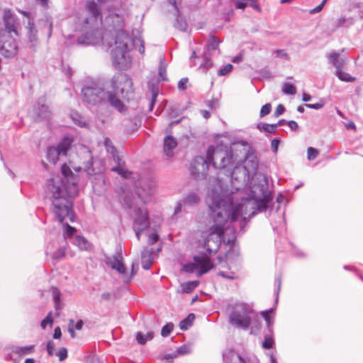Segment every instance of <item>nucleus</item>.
I'll list each match as a JSON object with an SVG mask.
<instances>
[{
    "label": "nucleus",
    "mask_w": 363,
    "mask_h": 363,
    "mask_svg": "<svg viewBox=\"0 0 363 363\" xmlns=\"http://www.w3.org/2000/svg\"><path fill=\"white\" fill-rule=\"evenodd\" d=\"M284 111H285L284 106L282 104H279L277 106L276 110L274 111V116L277 117V116L281 115L284 112Z\"/></svg>",
    "instance_id": "55"
},
{
    "label": "nucleus",
    "mask_w": 363,
    "mask_h": 363,
    "mask_svg": "<svg viewBox=\"0 0 363 363\" xmlns=\"http://www.w3.org/2000/svg\"><path fill=\"white\" fill-rule=\"evenodd\" d=\"M153 193V187H149L147 190L143 188L138 189L137 197H133L131 199L126 198L125 200V203L129 208V213L133 220V230L138 240L140 239V233L147 228L150 225L145 203Z\"/></svg>",
    "instance_id": "5"
},
{
    "label": "nucleus",
    "mask_w": 363,
    "mask_h": 363,
    "mask_svg": "<svg viewBox=\"0 0 363 363\" xmlns=\"http://www.w3.org/2000/svg\"><path fill=\"white\" fill-rule=\"evenodd\" d=\"M306 106L310 108L318 110L323 108V103H316V104H306Z\"/></svg>",
    "instance_id": "56"
},
{
    "label": "nucleus",
    "mask_w": 363,
    "mask_h": 363,
    "mask_svg": "<svg viewBox=\"0 0 363 363\" xmlns=\"http://www.w3.org/2000/svg\"><path fill=\"white\" fill-rule=\"evenodd\" d=\"M33 350H34V345L25 346V347L12 346L11 347V352L19 355V356H23L26 354H31V353H33Z\"/></svg>",
    "instance_id": "25"
},
{
    "label": "nucleus",
    "mask_w": 363,
    "mask_h": 363,
    "mask_svg": "<svg viewBox=\"0 0 363 363\" xmlns=\"http://www.w3.org/2000/svg\"><path fill=\"white\" fill-rule=\"evenodd\" d=\"M52 322H53V320H52V313H49L48 314V315L45 317V318L42 320L40 325L43 329H45L46 328L47 325H48V324L51 326L52 324Z\"/></svg>",
    "instance_id": "43"
},
{
    "label": "nucleus",
    "mask_w": 363,
    "mask_h": 363,
    "mask_svg": "<svg viewBox=\"0 0 363 363\" xmlns=\"http://www.w3.org/2000/svg\"><path fill=\"white\" fill-rule=\"evenodd\" d=\"M85 154L86 155L88 160L84 164L83 167L74 168L75 171L79 172L82 169H84V170L87 173L89 176L92 174H97L98 172H96L94 168H92V156L91 155V152L89 150H86Z\"/></svg>",
    "instance_id": "24"
},
{
    "label": "nucleus",
    "mask_w": 363,
    "mask_h": 363,
    "mask_svg": "<svg viewBox=\"0 0 363 363\" xmlns=\"http://www.w3.org/2000/svg\"><path fill=\"white\" fill-rule=\"evenodd\" d=\"M219 43L220 41H218L214 35L211 36V38L206 46V51L203 56L202 60L203 62L200 64L199 69L206 72L212 67L213 63L210 57L213 55L220 53L218 48Z\"/></svg>",
    "instance_id": "14"
},
{
    "label": "nucleus",
    "mask_w": 363,
    "mask_h": 363,
    "mask_svg": "<svg viewBox=\"0 0 363 363\" xmlns=\"http://www.w3.org/2000/svg\"><path fill=\"white\" fill-rule=\"evenodd\" d=\"M84 100L89 104L100 106L108 102L121 113L125 111V106L121 99L111 91H105L99 84H91L82 89Z\"/></svg>",
    "instance_id": "6"
},
{
    "label": "nucleus",
    "mask_w": 363,
    "mask_h": 363,
    "mask_svg": "<svg viewBox=\"0 0 363 363\" xmlns=\"http://www.w3.org/2000/svg\"><path fill=\"white\" fill-rule=\"evenodd\" d=\"M62 333L60 327H57L55 328L53 337L55 339H58L61 337Z\"/></svg>",
    "instance_id": "62"
},
{
    "label": "nucleus",
    "mask_w": 363,
    "mask_h": 363,
    "mask_svg": "<svg viewBox=\"0 0 363 363\" xmlns=\"http://www.w3.org/2000/svg\"><path fill=\"white\" fill-rule=\"evenodd\" d=\"M169 2L171 5L174 7L175 11L177 13H179V8L178 5H179L182 2V0H169Z\"/></svg>",
    "instance_id": "58"
},
{
    "label": "nucleus",
    "mask_w": 363,
    "mask_h": 363,
    "mask_svg": "<svg viewBox=\"0 0 363 363\" xmlns=\"http://www.w3.org/2000/svg\"><path fill=\"white\" fill-rule=\"evenodd\" d=\"M72 139L65 137L57 145L50 146L47 150V159L55 164L62 157L67 155L72 145Z\"/></svg>",
    "instance_id": "10"
},
{
    "label": "nucleus",
    "mask_w": 363,
    "mask_h": 363,
    "mask_svg": "<svg viewBox=\"0 0 363 363\" xmlns=\"http://www.w3.org/2000/svg\"><path fill=\"white\" fill-rule=\"evenodd\" d=\"M327 1L328 0H323V1L321 2L320 4H319L314 9L310 10L309 13L313 15V14H315V13H319L320 11H321Z\"/></svg>",
    "instance_id": "48"
},
{
    "label": "nucleus",
    "mask_w": 363,
    "mask_h": 363,
    "mask_svg": "<svg viewBox=\"0 0 363 363\" xmlns=\"http://www.w3.org/2000/svg\"><path fill=\"white\" fill-rule=\"evenodd\" d=\"M274 54L277 57L284 58L289 60V55L284 50H276Z\"/></svg>",
    "instance_id": "51"
},
{
    "label": "nucleus",
    "mask_w": 363,
    "mask_h": 363,
    "mask_svg": "<svg viewBox=\"0 0 363 363\" xmlns=\"http://www.w3.org/2000/svg\"><path fill=\"white\" fill-rule=\"evenodd\" d=\"M223 360L225 363H247L244 358L233 350H227L223 353Z\"/></svg>",
    "instance_id": "20"
},
{
    "label": "nucleus",
    "mask_w": 363,
    "mask_h": 363,
    "mask_svg": "<svg viewBox=\"0 0 363 363\" xmlns=\"http://www.w3.org/2000/svg\"><path fill=\"white\" fill-rule=\"evenodd\" d=\"M158 239H159V236L156 233H151L149 235V240H148L149 244L153 245L158 240Z\"/></svg>",
    "instance_id": "54"
},
{
    "label": "nucleus",
    "mask_w": 363,
    "mask_h": 363,
    "mask_svg": "<svg viewBox=\"0 0 363 363\" xmlns=\"http://www.w3.org/2000/svg\"><path fill=\"white\" fill-rule=\"evenodd\" d=\"M271 109H272L271 104H266L261 108L260 113H259L260 116L264 117V116L268 115L270 113Z\"/></svg>",
    "instance_id": "45"
},
{
    "label": "nucleus",
    "mask_w": 363,
    "mask_h": 363,
    "mask_svg": "<svg viewBox=\"0 0 363 363\" xmlns=\"http://www.w3.org/2000/svg\"><path fill=\"white\" fill-rule=\"evenodd\" d=\"M253 310L246 303H236L230 314V322L237 327L247 328L251 323Z\"/></svg>",
    "instance_id": "7"
},
{
    "label": "nucleus",
    "mask_w": 363,
    "mask_h": 363,
    "mask_svg": "<svg viewBox=\"0 0 363 363\" xmlns=\"http://www.w3.org/2000/svg\"><path fill=\"white\" fill-rule=\"evenodd\" d=\"M71 118L74 122V123L80 127H83L85 125L86 122L84 118L77 113H74L71 115Z\"/></svg>",
    "instance_id": "37"
},
{
    "label": "nucleus",
    "mask_w": 363,
    "mask_h": 363,
    "mask_svg": "<svg viewBox=\"0 0 363 363\" xmlns=\"http://www.w3.org/2000/svg\"><path fill=\"white\" fill-rule=\"evenodd\" d=\"M55 354L59 357L60 361H63L67 357V350L65 347H62Z\"/></svg>",
    "instance_id": "47"
},
{
    "label": "nucleus",
    "mask_w": 363,
    "mask_h": 363,
    "mask_svg": "<svg viewBox=\"0 0 363 363\" xmlns=\"http://www.w3.org/2000/svg\"><path fill=\"white\" fill-rule=\"evenodd\" d=\"M4 22L5 29L1 31H8L9 33H13L18 35V32L16 28L15 18L10 10H5L4 14Z\"/></svg>",
    "instance_id": "17"
},
{
    "label": "nucleus",
    "mask_w": 363,
    "mask_h": 363,
    "mask_svg": "<svg viewBox=\"0 0 363 363\" xmlns=\"http://www.w3.org/2000/svg\"><path fill=\"white\" fill-rule=\"evenodd\" d=\"M190 352H191V347L189 345H182L181 347H179L177 350V353L175 354H174L173 356L166 355L164 357V359H167V360L170 361L174 357H177L178 355H184V354H189Z\"/></svg>",
    "instance_id": "30"
},
{
    "label": "nucleus",
    "mask_w": 363,
    "mask_h": 363,
    "mask_svg": "<svg viewBox=\"0 0 363 363\" xmlns=\"http://www.w3.org/2000/svg\"><path fill=\"white\" fill-rule=\"evenodd\" d=\"M287 124L292 130H296L298 128V123L294 121H289Z\"/></svg>",
    "instance_id": "61"
},
{
    "label": "nucleus",
    "mask_w": 363,
    "mask_h": 363,
    "mask_svg": "<svg viewBox=\"0 0 363 363\" xmlns=\"http://www.w3.org/2000/svg\"><path fill=\"white\" fill-rule=\"evenodd\" d=\"M174 328V325L172 323H167L164 326L162 327L161 335L163 337H167L169 335L171 332L172 331Z\"/></svg>",
    "instance_id": "39"
},
{
    "label": "nucleus",
    "mask_w": 363,
    "mask_h": 363,
    "mask_svg": "<svg viewBox=\"0 0 363 363\" xmlns=\"http://www.w3.org/2000/svg\"><path fill=\"white\" fill-rule=\"evenodd\" d=\"M233 69V65L228 64L218 71V75L224 76L230 73Z\"/></svg>",
    "instance_id": "42"
},
{
    "label": "nucleus",
    "mask_w": 363,
    "mask_h": 363,
    "mask_svg": "<svg viewBox=\"0 0 363 363\" xmlns=\"http://www.w3.org/2000/svg\"><path fill=\"white\" fill-rule=\"evenodd\" d=\"M18 52V45L13 35L8 31H0V54L4 57H13Z\"/></svg>",
    "instance_id": "12"
},
{
    "label": "nucleus",
    "mask_w": 363,
    "mask_h": 363,
    "mask_svg": "<svg viewBox=\"0 0 363 363\" xmlns=\"http://www.w3.org/2000/svg\"><path fill=\"white\" fill-rule=\"evenodd\" d=\"M257 128L261 131L269 133H274L276 130V125L274 124L260 123L257 125Z\"/></svg>",
    "instance_id": "35"
},
{
    "label": "nucleus",
    "mask_w": 363,
    "mask_h": 363,
    "mask_svg": "<svg viewBox=\"0 0 363 363\" xmlns=\"http://www.w3.org/2000/svg\"><path fill=\"white\" fill-rule=\"evenodd\" d=\"M46 349L49 356L55 354V345L53 341L50 340L48 342Z\"/></svg>",
    "instance_id": "44"
},
{
    "label": "nucleus",
    "mask_w": 363,
    "mask_h": 363,
    "mask_svg": "<svg viewBox=\"0 0 363 363\" xmlns=\"http://www.w3.org/2000/svg\"><path fill=\"white\" fill-rule=\"evenodd\" d=\"M78 179L72 173L69 167L63 164L61 167V174L52 176L48 182L47 194L52 202V211L59 222L65 227V237H71L75 232V228L70 226L67 220H74L73 203L79 191Z\"/></svg>",
    "instance_id": "2"
},
{
    "label": "nucleus",
    "mask_w": 363,
    "mask_h": 363,
    "mask_svg": "<svg viewBox=\"0 0 363 363\" xmlns=\"http://www.w3.org/2000/svg\"><path fill=\"white\" fill-rule=\"evenodd\" d=\"M335 75L338 79L342 82H352L355 80V78L350 75L348 73L344 72L342 69L335 70Z\"/></svg>",
    "instance_id": "32"
},
{
    "label": "nucleus",
    "mask_w": 363,
    "mask_h": 363,
    "mask_svg": "<svg viewBox=\"0 0 363 363\" xmlns=\"http://www.w3.org/2000/svg\"><path fill=\"white\" fill-rule=\"evenodd\" d=\"M318 155V151L313 147H308L307 150V158L308 160H315Z\"/></svg>",
    "instance_id": "41"
},
{
    "label": "nucleus",
    "mask_w": 363,
    "mask_h": 363,
    "mask_svg": "<svg viewBox=\"0 0 363 363\" xmlns=\"http://www.w3.org/2000/svg\"><path fill=\"white\" fill-rule=\"evenodd\" d=\"M258 161L253 154L246 155L242 165L236 166L231 173L229 189L220 178H211L207 186L206 203L213 223L201 233L203 247L209 255L219 249L225 241L224 234L240 218L252 216L267 209L269 192L266 182L256 184Z\"/></svg>",
    "instance_id": "1"
},
{
    "label": "nucleus",
    "mask_w": 363,
    "mask_h": 363,
    "mask_svg": "<svg viewBox=\"0 0 363 363\" xmlns=\"http://www.w3.org/2000/svg\"><path fill=\"white\" fill-rule=\"evenodd\" d=\"M249 0H238L235 1V7L240 9H244L248 6Z\"/></svg>",
    "instance_id": "50"
},
{
    "label": "nucleus",
    "mask_w": 363,
    "mask_h": 363,
    "mask_svg": "<svg viewBox=\"0 0 363 363\" xmlns=\"http://www.w3.org/2000/svg\"><path fill=\"white\" fill-rule=\"evenodd\" d=\"M52 296L56 305V308H58L60 298V291L57 288L52 289Z\"/></svg>",
    "instance_id": "46"
},
{
    "label": "nucleus",
    "mask_w": 363,
    "mask_h": 363,
    "mask_svg": "<svg viewBox=\"0 0 363 363\" xmlns=\"http://www.w3.org/2000/svg\"><path fill=\"white\" fill-rule=\"evenodd\" d=\"M138 41L140 42V47H139V49H138V51L140 54L143 55L145 53V43H144V41L143 40H138Z\"/></svg>",
    "instance_id": "64"
},
{
    "label": "nucleus",
    "mask_w": 363,
    "mask_h": 363,
    "mask_svg": "<svg viewBox=\"0 0 363 363\" xmlns=\"http://www.w3.org/2000/svg\"><path fill=\"white\" fill-rule=\"evenodd\" d=\"M104 143V146L106 148L107 152H111V153L114 152L115 148H114L113 145H112L111 141L108 138H105Z\"/></svg>",
    "instance_id": "49"
},
{
    "label": "nucleus",
    "mask_w": 363,
    "mask_h": 363,
    "mask_svg": "<svg viewBox=\"0 0 363 363\" xmlns=\"http://www.w3.org/2000/svg\"><path fill=\"white\" fill-rule=\"evenodd\" d=\"M152 249L145 248L142 252V266L144 269H149L153 262Z\"/></svg>",
    "instance_id": "22"
},
{
    "label": "nucleus",
    "mask_w": 363,
    "mask_h": 363,
    "mask_svg": "<svg viewBox=\"0 0 363 363\" xmlns=\"http://www.w3.org/2000/svg\"><path fill=\"white\" fill-rule=\"evenodd\" d=\"M231 162L232 157L226 149L210 146L207 150L206 159L203 157H196L192 160L190 172L194 179L202 180L207 176L210 163H213L218 168L225 169Z\"/></svg>",
    "instance_id": "4"
},
{
    "label": "nucleus",
    "mask_w": 363,
    "mask_h": 363,
    "mask_svg": "<svg viewBox=\"0 0 363 363\" xmlns=\"http://www.w3.org/2000/svg\"><path fill=\"white\" fill-rule=\"evenodd\" d=\"M282 91L284 94L294 95L296 93V88L294 85L289 83H284Z\"/></svg>",
    "instance_id": "34"
},
{
    "label": "nucleus",
    "mask_w": 363,
    "mask_h": 363,
    "mask_svg": "<svg viewBox=\"0 0 363 363\" xmlns=\"http://www.w3.org/2000/svg\"><path fill=\"white\" fill-rule=\"evenodd\" d=\"M188 83L187 78H182L178 83V89L180 90H184L186 88V84Z\"/></svg>",
    "instance_id": "53"
},
{
    "label": "nucleus",
    "mask_w": 363,
    "mask_h": 363,
    "mask_svg": "<svg viewBox=\"0 0 363 363\" xmlns=\"http://www.w3.org/2000/svg\"><path fill=\"white\" fill-rule=\"evenodd\" d=\"M107 263L112 269L116 270L122 275L123 282L128 283L131 281V277H128L125 267L123 262V257L121 255L108 258Z\"/></svg>",
    "instance_id": "15"
},
{
    "label": "nucleus",
    "mask_w": 363,
    "mask_h": 363,
    "mask_svg": "<svg viewBox=\"0 0 363 363\" xmlns=\"http://www.w3.org/2000/svg\"><path fill=\"white\" fill-rule=\"evenodd\" d=\"M86 9L95 18L100 16L99 9L94 1H88L86 3Z\"/></svg>",
    "instance_id": "27"
},
{
    "label": "nucleus",
    "mask_w": 363,
    "mask_h": 363,
    "mask_svg": "<svg viewBox=\"0 0 363 363\" xmlns=\"http://www.w3.org/2000/svg\"><path fill=\"white\" fill-rule=\"evenodd\" d=\"M194 263L184 264L183 270L186 272L192 273L195 272L196 269H199L198 276H201L213 268V264L208 255H200L194 256Z\"/></svg>",
    "instance_id": "13"
},
{
    "label": "nucleus",
    "mask_w": 363,
    "mask_h": 363,
    "mask_svg": "<svg viewBox=\"0 0 363 363\" xmlns=\"http://www.w3.org/2000/svg\"><path fill=\"white\" fill-rule=\"evenodd\" d=\"M279 140H277V139H274L272 140V143H271V146H272V149L273 150V151L274 152H276L278 150V147H279Z\"/></svg>",
    "instance_id": "60"
},
{
    "label": "nucleus",
    "mask_w": 363,
    "mask_h": 363,
    "mask_svg": "<svg viewBox=\"0 0 363 363\" xmlns=\"http://www.w3.org/2000/svg\"><path fill=\"white\" fill-rule=\"evenodd\" d=\"M200 202L201 197L197 192H189L176 203L173 211V217L178 218L183 213H187L189 208L199 206Z\"/></svg>",
    "instance_id": "9"
},
{
    "label": "nucleus",
    "mask_w": 363,
    "mask_h": 363,
    "mask_svg": "<svg viewBox=\"0 0 363 363\" xmlns=\"http://www.w3.org/2000/svg\"><path fill=\"white\" fill-rule=\"evenodd\" d=\"M248 6L257 10V11H261L260 6L257 4L256 0H249Z\"/></svg>",
    "instance_id": "57"
},
{
    "label": "nucleus",
    "mask_w": 363,
    "mask_h": 363,
    "mask_svg": "<svg viewBox=\"0 0 363 363\" xmlns=\"http://www.w3.org/2000/svg\"><path fill=\"white\" fill-rule=\"evenodd\" d=\"M177 142L175 138L171 135L167 136L164 139V152L167 157L173 155V150L177 147Z\"/></svg>",
    "instance_id": "23"
},
{
    "label": "nucleus",
    "mask_w": 363,
    "mask_h": 363,
    "mask_svg": "<svg viewBox=\"0 0 363 363\" xmlns=\"http://www.w3.org/2000/svg\"><path fill=\"white\" fill-rule=\"evenodd\" d=\"M269 313L270 311H264L262 313L268 326H269L271 324Z\"/></svg>",
    "instance_id": "59"
},
{
    "label": "nucleus",
    "mask_w": 363,
    "mask_h": 363,
    "mask_svg": "<svg viewBox=\"0 0 363 363\" xmlns=\"http://www.w3.org/2000/svg\"><path fill=\"white\" fill-rule=\"evenodd\" d=\"M112 157L113 162L116 164V166L111 168V171L118 173L123 178H128L131 174L130 172L128 171L125 167V162L115 152L112 153Z\"/></svg>",
    "instance_id": "16"
},
{
    "label": "nucleus",
    "mask_w": 363,
    "mask_h": 363,
    "mask_svg": "<svg viewBox=\"0 0 363 363\" xmlns=\"http://www.w3.org/2000/svg\"><path fill=\"white\" fill-rule=\"evenodd\" d=\"M218 274L219 276L222 277L223 278L227 279L229 280L235 279L237 277L235 273L233 271L225 272L223 270H220V271H219Z\"/></svg>",
    "instance_id": "36"
},
{
    "label": "nucleus",
    "mask_w": 363,
    "mask_h": 363,
    "mask_svg": "<svg viewBox=\"0 0 363 363\" xmlns=\"http://www.w3.org/2000/svg\"><path fill=\"white\" fill-rule=\"evenodd\" d=\"M77 43L86 46L96 45L102 43L111 48V50L112 47L110 45H113L111 40H108L107 35H102L101 31L99 30H91V32H87L82 35L78 38Z\"/></svg>",
    "instance_id": "11"
},
{
    "label": "nucleus",
    "mask_w": 363,
    "mask_h": 363,
    "mask_svg": "<svg viewBox=\"0 0 363 363\" xmlns=\"http://www.w3.org/2000/svg\"><path fill=\"white\" fill-rule=\"evenodd\" d=\"M154 337V333L152 331L147 332L145 335H144L141 332H138L136 334V340L138 342L140 345H144L147 341L151 340Z\"/></svg>",
    "instance_id": "28"
},
{
    "label": "nucleus",
    "mask_w": 363,
    "mask_h": 363,
    "mask_svg": "<svg viewBox=\"0 0 363 363\" xmlns=\"http://www.w3.org/2000/svg\"><path fill=\"white\" fill-rule=\"evenodd\" d=\"M194 318V315L193 313H190L186 318L182 320L179 323V327L181 330H187L192 325Z\"/></svg>",
    "instance_id": "33"
},
{
    "label": "nucleus",
    "mask_w": 363,
    "mask_h": 363,
    "mask_svg": "<svg viewBox=\"0 0 363 363\" xmlns=\"http://www.w3.org/2000/svg\"><path fill=\"white\" fill-rule=\"evenodd\" d=\"M157 96V93L154 91L152 95V99H151V102H150V110H152L153 108Z\"/></svg>",
    "instance_id": "63"
},
{
    "label": "nucleus",
    "mask_w": 363,
    "mask_h": 363,
    "mask_svg": "<svg viewBox=\"0 0 363 363\" xmlns=\"http://www.w3.org/2000/svg\"><path fill=\"white\" fill-rule=\"evenodd\" d=\"M112 88L111 92L115 95L120 93L123 97L130 98L133 94V82L127 74L124 73H118L113 76L111 81Z\"/></svg>",
    "instance_id": "8"
},
{
    "label": "nucleus",
    "mask_w": 363,
    "mask_h": 363,
    "mask_svg": "<svg viewBox=\"0 0 363 363\" xmlns=\"http://www.w3.org/2000/svg\"><path fill=\"white\" fill-rule=\"evenodd\" d=\"M65 255V247H60L52 255V258L55 260H60Z\"/></svg>",
    "instance_id": "40"
},
{
    "label": "nucleus",
    "mask_w": 363,
    "mask_h": 363,
    "mask_svg": "<svg viewBox=\"0 0 363 363\" xmlns=\"http://www.w3.org/2000/svg\"><path fill=\"white\" fill-rule=\"evenodd\" d=\"M199 284L198 281H191L182 284L181 287L183 292L189 294L193 291Z\"/></svg>",
    "instance_id": "31"
},
{
    "label": "nucleus",
    "mask_w": 363,
    "mask_h": 363,
    "mask_svg": "<svg viewBox=\"0 0 363 363\" xmlns=\"http://www.w3.org/2000/svg\"><path fill=\"white\" fill-rule=\"evenodd\" d=\"M174 26L177 29L182 30V31H186V23L179 16L176 20V23L174 24Z\"/></svg>",
    "instance_id": "38"
},
{
    "label": "nucleus",
    "mask_w": 363,
    "mask_h": 363,
    "mask_svg": "<svg viewBox=\"0 0 363 363\" xmlns=\"http://www.w3.org/2000/svg\"><path fill=\"white\" fill-rule=\"evenodd\" d=\"M74 244L81 250H89L91 248V245L87 240L80 235L75 237Z\"/></svg>",
    "instance_id": "26"
},
{
    "label": "nucleus",
    "mask_w": 363,
    "mask_h": 363,
    "mask_svg": "<svg viewBox=\"0 0 363 363\" xmlns=\"http://www.w3.org/2000/svg\"><path fill=\"white\" fill-rule=\"evenodd\" d=\"M28 30V40L30 44V47L31 48H35L38 43V36H37V30L34 26V23L28 21V26L27 27Z\"/></svg>",
    "instance_id": "21"
},
{
    "label": "nucleus",
    "mask_w": 363,
    "mask_h": 363,
    "mask_svg": "<svg viewBox=\"0 0 363 363\" xmlns=\"http://www.w3.org/2000/svg\"><path fill=\"white\" fill-rule=\"evenodd\" d=\"M107 21L111 23L114 35L110 38L113 44L110 45L113 65L118 69H125L130 63L129 52L135 43L123 30L125 21L122 16L113 13L108 16Z\"/></svg>",
    "instance_id": "3"
},
{
    "label": "nucleus",
    "mask_w": 363,
    "mask_h": 363,
    "mask_svg": "<svg viewBox=\"0 0 363 363\" xmlns=\"http://www.w3.org/2000/svg\"><path fill=\"white\" fill-rule=\"evenodd\" d=\"M274 340L271 337L265 338L264 341L262 343L263 347L266 349H270L273 347Z\"/></svg>",
    "instance_id": "52"
},
{
    "label": "nucleus",
    "mask_w": 363,
    "mask_h": 363,
    "mask_svg": "<svg viewBox=\"0 0 363 363\" xmlns=\"http://www.w3.org/2000/svg\"><path fill=\"white\" fill-rule=\"evenodd\" d=\"M35 113L43 119L50 118L51 116V111L46 104L45 98H40L34 107Z\"/></svg>",
    "instance_id": "18"
},
{
    "label": "nucleus",
    "mask_w": 363,
    "mask_h": 363,
    "mask_svg": "<svg viewBox=\"0 0 363 363\" xmlns=\"http://www.w3.org/2000/svg\"><path fill=\"white\" fill-rule=\"evenodd\" d=\"M167 63L166 62L164 58H161L160 60V65L158 67V75L160 77V79L163 81L167 80Z\"/></svg>",
    "instance_id": "29"
},
{
    "label": "nucleus",
    "mask_w": 363,
    "mask_h": 363,
    "mask_svg": "<svg viewBox=\"0 0 363 363\" xmlns=\"http://www.w3.org/2000/svg\"><path fill=\"white\" fill-rule=\"evenodd\" d=\"M327 58L329 63L332 64L335 67V70L342 69L347 62V58L340 56L339 53L335 52L328 53L327 55Z\"/></svg>",
    "instance_id": "19"
}]
</instances>
